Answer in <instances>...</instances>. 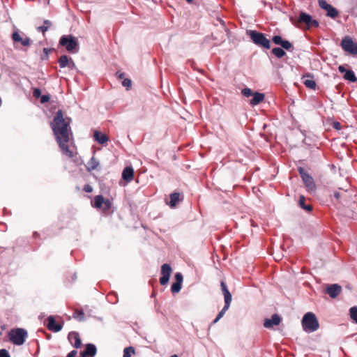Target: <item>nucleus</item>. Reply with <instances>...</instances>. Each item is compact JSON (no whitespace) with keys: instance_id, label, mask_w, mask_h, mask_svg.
<instances>
[{"instance_id":"obj_1","label":"nucleus","mask_w":357,"mask_h":357,"mask_svg":"<svg viewBox=\"0 0 357 357\" xmlns=\"http://www.w3.org/2000/svg\"><path fill=\"white\" fill-rule=\"evenodd\" d=\"M70 118H64L62 110L59 109L56 113L51 124L59 148L62 153L68 158L74 156L68 146L70 135H72L70 128Z\"/></svg>"},{"instance_id":"obj_2","label":"nucleus","mask_w":357,"mask_h":357,"mask_svg":"<svg viewBox=\"0 0 357 357\" xmlns=\"http://www.w3.org/2000/svg\"><path fill=\"white\" fill-rule=\"evenodd\" d=\"M303 329L307 333L316 331L319 327V321L313 312H307L302 319Z\"/></svg>"},{"instance_id":"obj_3","label":"nucleus","mask_w":357,"mask_h":357,"mask_svg":"<svg viewBox=\"0 0 357 357\" xmlns=\"http://www.w3.org/2000/svg\"><path fill=\"white\" fill-rule=\"evenodd\" d=\"M59 45L65 47L68 52L76 53L79 50L77 40L72 35H63L59 40Z\"/></svg>"},{"instance_id":"obj_4","label":"nucleus","mask_w":357,"mask_h":357,"mask_svg":"<svg viewBox=\"0 0 357 357\" xmlns=\"http://www.w3.org/2000/svg\"><path fill=\"white\" fill-rule=\"evenodd\" d=\"M248 34L250 36L252 42L255 45H257L259 47L266 48L267 50L270 49V47H271L270 40L266 38V36L264 33H262L261 32H258L257 31L250 30V31H248Z\"/></svg>"},{"instance_id":"obj_5","label":"nucleus","mask_w":357,"mask_h":357,"mask_svg":"<svg viewBox=\"0 0 357 357\" xmlns=\"http://www.w3.org/2000/svg\"><path fill=\"white\" fill-rule=\"evenodd\" d=\"M9 340L16 345H22L27 337L26 331L23 328H15L10 331L8 334Z\"/></svg>"},{"instance_id":"obj_6","label":"nucleus","mask_w":357,"mask_h":357,"mask_svg":"<svg viewBox=\"0 0 357 357\" xmlns=\"http://www.w3.org/2000/svg\"><path fill=\"white\" fill-rule=\"evenodd\" d=\"M298 172L302 178L307 190L310 192H314L316 190V184L313 178L303 167H298Z\"/></svg>"},{"instance_id":"obj_7","label":"nucleus","mask_w":357,"mask_h":357,"mask_svg":"<svg viewBox=\"0 0 357 357\" xmlns=\"http://www.w3.org/2000/svg\"><path fill=\"white\" fill-rule=\"evenodd\" d=\"M92 206L100 209L102 208L104 212L108 211L112 207V203L108 199H105L102 195H96L94 197L93 202L91 203Z\"/></svg>"},{"instance_id":"obj_8","label":"nucleus","mask_w":357,"mask_h":357,"mask_svg":"<svg viewBox=\"0 0 357 357\" xmlns=\"http://www.w3.org/2000/svg\"><path fill=\"white\" fill-rule=\"evenodd\" d=\"M341 47L350 54L357 55V43L351 37L345 36L341 41Z\"/></svg>"},{"instance_id":"obj_9","label":"nucleus","mask_w":357,"mask_h":357,"mask_svg":"<svg viewBox=\"0 0 357 357\" xmlns=\"http://www.w3.org/2000/svg\"><path fill=\"white\" fill-rule=\"evenodd\" d=\"M298 21L299 23L305 24L307 29L317 28L319 25L317 20L312 19L310 15L304 12L300 13Z\"/></svg>"},{"instance_id":"obj_10","label":"nucleus","mask_w":357,"mask_h":357,"mask_svg":"<svg viewBox=\"0 0 357 357\" xmlns=\"http://www.w3.org/2000/svg\"><path fill=\"white\" fill-rule=\"evenodd\" d=\"M172 272V269L169 264H164L161 266L162 276L160 278V283L161 285H166L168 283Z\"/></svg>"},{"instance_id":"obj_11","label":"nucleus","mask_w":357,"mask_h":357,"mask_svg":"<svg viewBox=\"0 0 357 357\" xmlns=\"http://www.w3.org/2000/svg\"><path fill=\"white\" fill-rule=\"evenodd\" d=\"M319 5L322 9L327 11L328 16L332 18H335L337 16V10L331 5L328 4L325 0H319Z\"/></svg>"},{"instance_id":"obj_12","label":"nucleus","mask_w":357,"mask_h":357,"mask_svg":"<svg viewBox=\"0 0 357 357\" xmlns=\"http://www.w3.org/2000/svg\"><path fill=\"white\" fill-rule=\"evenodd\" d=\"M281 321V317L278 314H274L271 319H266L264 320V326L266 328H272L274 326L280 325Z\"/></svg>"},{"instance_id":"obj_13","label":"nucleus","mask_w":357,"mask_h":357,"mask_svg":"<svg viewBox=\"0 0 357 357\" xmlns=\"http://www.w3.org/2000/svg\"><path fill=\"white\" fill-rule=\"evenodd\" d=\"M272 41L286 50H289L292 47V44L288 40H283L280 36H274L272 38Z\"/></svg>"},{"instance_id":"obj_14","label":"nucleus","mask_w":357,"mask_h":357,"mask_svg":"<svg viewBox=\"0 0 357 357\" xmlns=\"http://www.w3.org/2000/svg\"><path fill=\"white\" fill-rule=\"evenodd\" d=\"M176 282L172 284L171 291L173 294L178 293L181 289L183 282V275L181 273L175 274Z\"/></svg>"},{"instance_id":"obj_15","label":"nucleus","mask_w":357,"mask_h":357,"mask_svg":"<svg viewBox=\"0 0 357 357\" xmlns=\"http://www.w3.org/2000/svg\"><path fill=\"white\" fill-rule=\"evenodd\" d=\"M341 291V286L337 284H333L327 287L326 292L330 296V297L335 298L340 294Z\"/></svg>"},{"instance_id":"obj_16","label":"nucleus","mask_w":357,"mask_h":357,"mask_svg":"<svg viewBox=\"0 0 357 357\" xmlns=\"http://www.w3.org/2000/svg\"><path fill=\"white\" fill-rule=\"evenodd\" d=\"M47 328L53 332H59L61 330L62 326L56 323L55 318L53 316H50L47 318Z\"/></svg>"},{"instance_id":"obj_17","label":"nucleus","mask_w":357,"mask_h":357,"mask_svg":"<svg viewBox=\"0 0 357 357\" xmlns=\"http://www.w3.org/2000/svg\"><path fill=\"white\" fill-rule=\"evenodd\" d=\"M12 39L15 43H20L23 46L28 47L31 45V40L28 37L22 38L17 31L12 35Z\"/></svg>"},{"instance_id":"obj_18","label":"nucleus","mask_w":357,"mask_h":357,"mask_svg":"<svg viewBox=\"0 0 357 357\" xmlns=\"http://www.w3.org/2000/svg\"><path fill=\"white\" fill-rule=\"evenodd\" d=\"M96 347L93 344H87L85 350L81 351V357H93L96 354Z\"/></svg>"},{"instance_id":"obj_19","label":"nucleus","mask_w":357,"mask_h":357,"mask_svg":"<svg viewBox=\"0 0 357 357\" xmlns=\"http://www.w3.org/2000/svg\"><path fill=\"white\" fill-rule=\"evenodd\" d=\"M59 66L61 68H66L67 66L72 68L75 66L73 61L69 58L67 55H62L60 56L59 59Z\"/></svg>"},{"instance_id":"obj_20","label":"nucleus","mask_w":357,"mask_h":357,"mask_svg":"<svg viewBox=\"0 0 357 357\" xmlns=\"http://www.w3.org/2000/svg\"><path fill=\"white\" fill-rule=\"evenodd\" d=\"M68 339L75 348H79L82 345V341L79 335L76 332H72L68 335Z\"/></svg>"},{"instance_id":"obj_21","label":"nucleus","mask_w":357,"mask_h":357,"mask_svg":"<svg viewBox=\"0 0 357 357\" xmlns=\"http://www.w3.org/2000/svg\"><path fill=\"white\" fill-rule=\"evenodd\" d=\"M220 286L225 298V303L230 304L231 302V295L226 285V283L224 281H221Z\"/></svg>"},{"instance_id":"obj_22","label":"nucleus","mask_w":357,"mask_h":357,"mask_svg":"<svg viewBox=\"0 0 357 357\" xmlns=\"http://www.w3.org/2000/svg\"><path fill=\"white\" fill-rule=\"evenodd\" d=\"M134 170L131 167H126L122 172V178L127 182H130L133 179Z\"/></svg>"},{"instance_id":"obj_23","label":"nucleus","mask_w":357,"mask_h":357,"mask_svg":"<svg viewBox=\"0 0 357 357\" xmlns=\"http://www.w3.org/2000/svg\"><path fill=\"white\" fill-rule=\"evenodd\" d=\"M170 200L167 204L171 208H175L178 202L182 200L181 198V194L178 192H173L169 196Z\"/></svg>"},{"instance_id":"obj_24","label":"nucleus","mask_w":357,"mask_h":357,"mask_svg":"<svg viewBox=\"0 0 357 357\" xmlns=\"http://www.w3.org/2000/svg\"><path fill=\"white\" fill-rule=\"evenodd\" d=\"M253 98L250 100V104L252 106L259 105L264 100V94L259 92H255L252 95Z\"/></svg>"},{"instance_id":"obj_25","label":"nucleus","mask_w":357,"mask_h":357,"mask_svg":"<svg viewBox=\"0 0 357 357\" xmlns=\"http://www.w3.org/2000/svg\"><path fill=\"white\" fill-rule=\"evenodd\" d=\"M95 139L100 144H103L108 141V137L106 135L100 132H95L94 133Z\"/></svg>"},{"instance_id":"obj_26","label":"nucleus","mask_w":357,"mask_h":357,"mask_svg":"<svg viewBox=\"0 0 357 357\" xmlns=\"http://www.w3.org/2000/svg\"><path fill=\"white\" fill-rule=\"evenodd\" d=\"M298 204L301 208L307 211H311L312 210V207L311 205H307L305 204V197L303 195H301L298 200Z\"/></svg>"},{"instance_id":"obj_27","label":"nucleus","mask_w":357,"mask_h":357,"mask_svg":"<svg viewBox=\"0 0 357 357\" xmlns=\"http://www.w3.org/2000/svg\"><path fill=\"white\" fill-rule=\"evenodd\" d=\"M51 26L52 22L48 20H45L43 22V25L38 26L37 28V30L40 32H42L44 34Z\"/></svg>"},{"instance_id":"obj_28","label":"nucleus","mask_w":357,"mask_h":357,"mask_svg":"<svg viewBox=\"0 0 357 357\" xmlns=\"http://www.w3.org/2000/svg\"><path fill=\"white\" fill-rule=\"evenodd\" d=\"M344 78L352 82H355L357 81V78L354 73L351 70L346 71V73L344 75Z\"/></svg>"},{"instance_id":"obj_29","label":"nucleus","mask_w":357,"mask_h":357,"mask_svg":"<svg viewBox=\"0 0 357 357\" xmlns=\"http://www.w3.org/2000/svg\"><path fill=\"white\" fill-rule=\"evenodd\" d=\"M230 304H225L222 310L218 313L216 318L213 320V324L217 323L225 314L226 311L229 309Z\"/></svg>"},{"instance_id":"obj_30","label":"nucleus","mask_w":357,"mask_h":357,"mask_svg":"<svg viewBox=\"0 0 357 357\" xmlns=\"http://www.w3.org/2000/svg\"><path fill=\"white\" fill-rule=\"evenodd\" d=\"M230 304H225L222 310L218 313L216 318L213 320V324L217 323L225 314L226 311L229 309Z\"/></svg>"},{"instance_id":"obj_31","label":"nucleus","mask_w":357,"mask_h":357,"mask_svg":"<svg viewBox=\"0 0 357 357\" xmlns=\"http://www.w3.org/2000/svg\"><path fill=\"white\" fill-rule=\"evenodd\" d=\"M272 53L277 57V58H282L285 55V52L280 47H275L272 50Z\"/></svg>"},{"instance_id":"obj_32","label":"nucleus","mask_w":357,"mask_h":357,"mask_svg":"<svg viewBox=\"0 0 357 357\" xmlns=\"http://www.w3.org/2000/svg\"><path fill=\"white\" fill-rule=\"evenodd\" d=\"M73 317L78 321H83L84 319V313L82 310H75Z\"/></svg>"},{"instance_id":"obj_33","label":"nucleus","mask_w":357,"mask_h":357,"mask_svg":"<svg viewBox=\"0 0 357 357\" xmlns=\"http://www.w3.org/2000/svg\"><path fill=\"white\" fill-rule=\"evenodd\" d=\"M350 317L352 320H354L357 324V307L354 306L350 308Z\"/></svg>"},{"instance_id":"obj_34","label":"nucleus","mask_w":357,"mask_h":357,"mask_svg":"<svg viewBox=\"0 0 357 357\" xmlns=\"http://www.w3.org/2000/svg\"><path fill=\"white\" fill-rule=\"evenodd\" d=\"M135 354V349L132 347H126L123 351V357H131Z\"/></svg>"},{"instance_id":"obj_35","label":"nucleus","mask_w":357,"mask_h":357,"mask_svg":"<svg viewBox=\"0 0 357 357\" xmlns=\"http://www.w3.org/2000/svg\"><path fill=\"white\" fill-rule=\"evenodd\" d=\"M305 85L310 89H314L316 87V82L312 79H306L304 82Z\"/></svg>"},{"instance_id":"obj_36","label":"nucleus","mask_w":357,"mask_h":357,"mask_svg":"<svg viewBox=\"0 0 357 357\" xmlns=\"http://www.w3.org/2000/svg\"><path fill=\"white\" fill-rule=\"evenodd\" d=\"M241 93L245 97L252 96L254 92L249 88H245L242 89Z\"/></svg>"},{"instance_id":"obj_37","label":"nucleus","mask_w":357,"mask_h":357,"mask_svg":"<svg viewBox=\"0 0 357 357\" xmlns=\"http://www.w3.org/2000/svg\"><path fill=\"white\" fill-rule=\"evenodd\" d=\"M89 164L91 169H96L99 165L98 161L93 157L91 159Z\"/></svg>"},{"instance_id":"obj_38","label":"nucleus","mask_w":357,"mask_h":357,"mask_svg":"<svg viewBox=\"0 0 357 357\" xmlns=\"http://www.w3.org/2000/svg\"><path fill=\"white\" fill-rule=\"evenodd\" d=\"M122 85L129 89L131 87L132 82L130 79L126 78L123 80Z\"/></svg>"},{"instance_id":"obj_39","label":"nucleus","mask_w":357,"mask_h":357,"mask_svg":"<svg viewBox=\"0 0 357 357\" xmlns=\"http://www.w3.org/2000/svg\"><path fill=\"white\" fill-rule=\"evenodd\" d=\"M33 96L36 98H38L41 96V91L40 89L36 88L33 89Z\"/></svg>"},{"instance_id":"obj_40","label":"nucleus","mask_w":357,"mask_h":357,"mask_svg":"<svg viewBox=\"0 0 357 357\" xmlns=\"http://www.w3.org/2000/svg\"><path fill=\"white\" fill-rule=\"evenodd\" d=\"M0 357H10V354L6 349H2L0 350Z\"/></svg>"},{"instance_id":"obj_41","label":"nucleus","mask_w":357,"mask_h":357,"mask_svg":"<svg viewBox=\"0 0 357 357\" xmlns=\"http://www.w3.org/2000/svg\"><path fill=\"white\" fill-rule=\"evenodd\" d=\"M50 99V97L49 95H43L41 96L40 98V102L41 103H45L47 102Z\"/></svg>"},{"instance_id":"obj_42","label":"nucleus","mask_w":357,"mask_h":357,"mask_svg":"<svg viewBox=\"0 0 357 357\" xmlns=\"http://www.w3.org/2000/svg\"><path fill=\"white\" fill-rule=\"evenodd\" d=\"M83 190L86 192H91L93 191V187L89 185V184H86L84 186V188Z\"/></svg>"},{"instance_id":"obj_43","label":"nucleus","mask_w":357,"mask_h":357,"mask_svg":"<svg viewBox=\"0 0 357 357\" xmlns=\"http://www.w3.org/2000/svg\"><path fill=\"white\" fill-rule=\"evenodd\" d=\"M50 51V50L48 48L43 49L44 56L42 57V59H47L48 58Z\"/></svg>"},{"instance_id":"obj_44","label":"nucleus","mask_w":357,"mask_h":357,"mask_svg":"<svg viewBox=\"0 0 357 357\" xmlns=\"http://www.w3.org/2000/svg\"><path fill=\"white\" fill-rule=\"evenodd\" d=\"M338 70L340 73H346V71H347V70H346V68L343 66H340L338 67Z\"/></svg>"},{"instance_id":"obj_45","label":"nucleus","mask_w":357,"mask_h":357,"mask_svg":"<svg viewBox=\"0 0 357 357\" xmlns=\"http://www.w3.org/2000/svg\"><path fill=\"white\" fill-rule=\"evenodd\" d=\"M334 128L337 130H340L341 128V124L339 122H335Z\"/></svg>"},{"instance_id":"obj_46","label":"nucleus","mask_w":357,"mask_h":357,"mask_svg":"<svg viewBox=\"0 0 357 357\" xmlns=\"http://www.w3.org/2000/svg\"><path fill=\"white\" fill-rule=\"evenodd\" d=\"M116 75H118L119 79H123V73H119V72L116 73Z\"/></svg>"},{"instance_id":"obj_47","label":"nucleus","mask_w":357,"mask_h":357,"mask_svg":"<svg viewBox=\"0 0 357 357\" xmlns=\"http://www.w3.org/2000/svg\"><path fill=\"white\" fill-rule=\"evenodd\" d=\"M334 195H335L336 199H339V197H340V193L339 192H335Z\"/></svg>"},{"instance_id":"obj_48","label":"nucleus","mask_w":357,"mask_h":357,"mask_svg":"<svg viewBox=\"0 0 357 357\" xmlns=\"http://www.w3.org/2000/svg\"><path fill=\"white\" fill-rule=\"evenodd\" d=\"M186 1H187L188 3H191V2H192V1H193V0H186Z\"/></svg>"},{"instance_id":"obj_49","label":"nucleus","mask_w":357,"mask_h":357,"mask_svg":"<svg viewBox=\"0 0 357 357\" xmlns=\"http://www.w3.org/2000/svg\"><path fill=\"white\" fill-rule=\"evenodd\" d=\"M1 335V332L0 331V335Z\"/></svg>"}]
</instances>
